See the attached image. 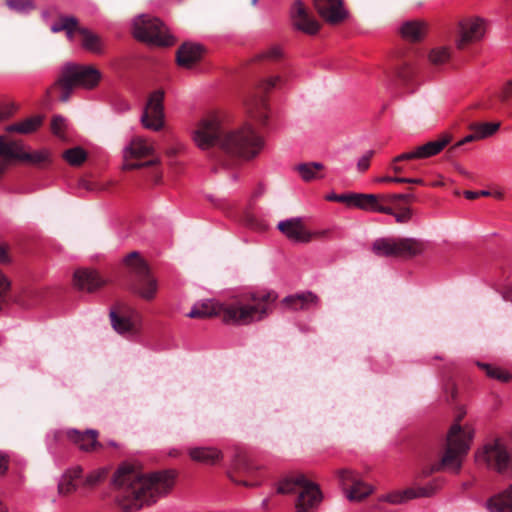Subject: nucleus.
I'll return each mask as SVG.
<instances>
[{
	"label": "nucleus",
	"mask_w": 512,
	"mask_h": 512,
	"mask_svg": "<svg viewBox=\"0 0 512 512\" xmlns=\"http://www.w3.org/2000/svg\"><path fill=\"white\" fill-rule=\"evenodd\" d=\"M193 140L202 150L214 148V157L227 165L255 158L264 146L263 138L251 125L227 130L216 118L202 119L193 131Z\"/></svg>",
	"instance_id": "f257e3e1"
},
{
	"label": "nucleus",
	"mask_w": 512,
	"mask_h": 512,
	"mask_svg": "<svg viewBox=\"0 0 512 512\" xmlns=\"http://www.w3.org/2000/svg\"><path fill=\"white\" fill-rule=\"evenodd\" d=\"M174 476L167 471L146 475L140 467L124 463L113 477L115 499L123 512H134L145 504L167 493L173 484Z\"/></svg>",
	"instance_id": "f03ea898"
},
{
	"label": "nucleus",
	"mask_w": 512,
	"mask_h": 512,
	"mask_svg": "<svg viewBox=\"0 0 512 512\" xmlns=\"http://www.w3.org/2000/svg\"><path fill=\"white\" fill-rule=\"evenodd\" d=\"M276 300L273 293L252 294L249 298L236 300L229 304L206 301L195 305L188 313L190 318H209L221 316L227 324L248 325L265 318L270 305Z\"/></svg>",
	"instance_id": "7ed1b4c3"
},
{
	"label": "nucleus",
	"mask_w": 512,
	"mask_h": 512,
	"mask_svg": "<svg viewBox=\"0 0 512 512\" xmlns=\"http://www.w3.org/2000/svg\"><path fill=\"white\" fill-rule=\"evenodd\" d=\"M465 412H460L456 416L455 423L451 426L444 451L438 462L425 466L421 475L428 477L434 472L449 471L458 473L462 467L463 459L468 454L472 442L474 431L470 426H461L460 421Z\"/></svg>",
	"instance_id": "20e7f679"
},
{
	"label": "nucleus",
	"mask_w": 512,
	"mask_h": 512,
	"mask_svg": "<svg viewBox=\"0 0 512 512\" xmlns=\"http://www.w3.org/2000/svg\"><path fill=\"white\" fill-rule=\"evenodd\" d=\"M101 79V71L93 65L67 63L61 68L57 80L47 91V94L49 95L53 90H57L59 100L65 103L70 99L76 87L92 90L99 85Z\"/></svg>",
	"instance_id": "39448f33"
},
{
	"label": "nucleus",
	"mask_w": 512,
	"mask_h": 512,
	"mask_svg": "<svg viewBox=\"0 0 512 512\" xmlns=\"http://www.w3.org/2000/svg\"><path fill=\"white\" fill-rule=\"evenodd\" d=\"M277 492L295 496L296 512H314L322 501L319 486L304 474H294L284 478L279 483Z\"/></svg>",
	"instance_id": "423d86ee"
},
{
	"label": "nucleus",
	"mask_w": 512,
	"mask_h": 512,
	"mask_svg": "<svg viewBox=\"0 0 512 512\" xmlns=\"http://www.w3.org/2000/svg\"><path fill=\"white\" fill-rule=\"evenodd\" d=\"M475 460L498 473L512 472V440L496 437L487 441L475 453Z\"/></svg>",
	"instance_id": "0eeeda50"
},
{
	"label": "nucleus",
	"mask_w": 512,
	"mask_h": 512,
	"mask_svg": "<svg viewBox=\"0 0 512 512\" xmlns=\"http://www.w3.org/2000/svg\"><path fill=\"white\" fill-rule=\"evenodd\" d=\"M424 242L415 238L385 237L376 239L372 252L378 257L413 258L424 251Z\"/></svg>",
	"instance_id": "6e6552de"
},
{
	"label": "nucleus",
	"mask_w": 512,
	"mask_h": 512,
	"mask_svg": "<svg viewBox=\"0 0 512 512\" xmlns=\"http://www.w3.org/2000/svg\"><path fill=\"white\" fill-rule=\"evenodd\" d=\"M130 269L131 289L146 300H151L157 292V281L150 274L147 263L137 252H131L125 258Z\"/></svg>",
	"instance_id": "1a4fd4ad"
},
{
	"label": "nucleus",
	"mask_w": 512,
	"mask_h": 512,
	"mask_svg": "<svg viewBox=\"0 0 512 512\" xmlns=\"http://www.w3.org/2000/svg\"><path fill=\"white\" fill-rule=\"evenodd\" d=\"M133 34L140 41L157 46H171L173 37L158 18L149 15L138 16L133 23Z\"/></svg>",
	"instance_id": "9d476101"
},
{
	"label": "nucleus",
	"mask_w": 512,
	"mask_h": 512,
	"mask_svg": "<svg viewBox=\"0 0 512 512\" xmlns=\"http://www.w3.org/2000/svg\"><path fill=\"white\" fill-rule=\"evenodd\" d=\"M283 83L284 79L279 75L264 79L246 100L247 113L260 125H265L268 120L269 107L265 94Z\"/></svg>",
	"instance_id": "9b49d317"
},
{
	"label": "nucleus",
	"mask_w": 512,
	"mask_h": 512,
	"mask_svg": "<svg viewBox=\"0 0 512 512\" xmlns=\"http://www.w3.org/2000/svg\"><path fill=\"white\" fill-rule=\"evenodd\" d=\"M452 139L453 137L451 134L443 133L436 139L419 145L408 152H404L393 158L391 169L395 174H400L403 172V167L398 163L415 159H426L438 155L446 146L452 142Z\"/></svg>",
	"instance_id": "f8f14e48"
},
{
	"label": "nucleus",
	"mask_w": 512,
	"mask_h": 512,
	"mask_svg": "<svg viewBox=\"0 0 512 512\" xmlns=\"http://www.w3.org/2000/svg\"><path fill=\"white\" fill-rule=\"evenodd\" d=\"M154 153V147L148 143L145 138L136 136L131 141L130 144L124 150V170H134L140 169L144 167H149L153 165H157L159 163V159L154 157L145 162H132L131 160H139L141 158L152 156Z\"/></svg>",
	"instance_id": "ddd939ff"
},
{
	"label": "nucleus",
	"mask_w": 512,
	"mask_h": 512,
	"mask_svg": "<svg viewBox=\"0 0 512 512\" xmlns=\"http://www.w3.org/2000/svg\"><path fill=\"white\" fill-rule=\"evenodd\" d=\"M113 329L121 335H135L139 331L140 314L126 304H118L110 312Z\"/></svg>",
	"instance_id": "4468645a"
},
{
	"label": "nucleus",
	"mask_w": 512,
	"mask_h": 512,
	"mask_svg": "<svg viewBox=\"0 0 512 512\" xmlns=\"http://www.w3.org/2000/svg\"><path fill=\"white\" fill-rule=\"evenodd\" d=\"M259 467L242 451H237L227 470L228 478L236 484L243 486H256L258 482L249 481L253 479Z\"/></svg>",
	"instance_id": "2eb2a0df"
},
{
	"label": "nucleus",
	"mask_w": 512,
	"mask_h": 512,
	"mask_svg": "<svg viewBox=\"0 0 512 512\" xmlns=\"http://www.w3.org/2000/svg\"><path fill=\"white\" fill-rule=\"evenodd\" d=\"M164 92L154 91L150 94L141 115V123L146 129L159 131L164 127Z\"/></svg>",
	"instance_id": "dca6fc26"
},
{
	"label": "nucleus",
	"mask_w": 512,
	"mask_h": 512,
	"mask_svg": "<svg viewBox=\"0 0 512 512\" xmlns=\"http://www.w3.org/2000/svg\"><path fill=\"white\" fill-rule=\"evenodd\" d=\"M293 27L303 33L314 35L320 30L319 22L301 0H295L290 10Z\"/></svg>",
	"instance_id": "f3484780"
},
{
	"label": "nucleus",
	"mask_w": 512,
	"mask_h": 512,
	"mask_svg": "<svg viewBox=\"0 0 512 512\" xmlns=\"http://www.w3.org/2000/svg\"><path fill=\"white\" fill-rule=\"evenodd\" d=\"M458 39L456 45L458 49H464L466 46L480 41L485 33L484 23L479 18H467L459 22Z\"/></svg>",
	"instance_id": "a211bd4d"
},
{
	"label": "nucleus",
	"mask_w": 512,
	"mask_h": 512,
	"mask_svg": "<svg viewBox=\"0 0 512 512\" xmlns=\"http://www.w3.org/2000/svg\"><path fill=\"white\" fill-rule=\"evenodd\" d=\"M312 4L319 16L331 25L343 22L348 16L343 0H312Z\"/></svg>",
	"instance_id": "6ab92c4d"
},
{
	"label": "nucleus",
	"mask_w": 512,
	"mask_h": 512,
	"mask_svg": "<svg viewBox=\"0 0 512 512\" xmlns=\"http://www.w3.org/2000/svg\"><path fill=\"white\" fill-rule=\"evenodd\" d=\"M66 437L83 452H94L104 447V444L98 441L99 432L94 429H68Z\"/></svg>",
	"instance_id": "aec40b11"
},
{
	"label": "nucleus",
	"mask_w": 512,
	"mask_h": 512,
	"mask_svg": "<svg viewBox=\"0 0 512 512\" xmlns=\"http://www.w3.org/2000/svg\"><path fill=\"white\" fill-rule=\"evenodd\" d=\"M339 478L344 486H350L348 498L352 501H361L368 497L373 488L369 484L360 480V478L351 470H340Z\"/></svg>",
	"instance_id": "412c9836"
},
{
	"label": "nucleus",
	"mask_w": 512,
	"mask_h": 512,
	"mask_svg": "<svg viewBox=\"0 0 512 512\" xmlns=\"http://www.w3.org/2000/svg\"><path fill=\"white\" fill-rule=\"evenodd\" d=\"M500 128V122L494 123H472L469 125V129L472 131L471 134L458 141L455 145L451 146L447 153L453 155L457 148L480 139L487 138L493 135Z\"/></svg>",
	"instance_id": "4be33fe9"
},
{
	"label": "nucleus",
	"mask_w": 512,
	"mask_h": 512,
	"mask_svg": "<svg viewBox=\"0 0 512 512\" xmlns=\"http://www.w3.org/2000/svg\"><path fill=\"white\" fill-rule=\"evenodd\" d=\"M277 228L287 238L296 242L308 243L313 234L304 226L301 218H291L278 223Z\"/></svg>",
	"instance_id": "5701e85b"
},
{
	"label": "nucleus",
	"mask_w": 512,
	"mask_h": 512,
	"mask_svg": "<svg viewBox=\"0 0 512 512\" xmlns=\"http://www.w3.org/2000/svg\"><path fill=\"white\" fill-rule=\"evenodd\" d=\"M437 486L434 484H428L424 487H419L417 489H406L404 491H394L383 495L380 498V501L388 502L390 504H402L406 501L418 497H430L436 491Z\"/></svg>",
	"instance_id": "b1692460"
},
{
	"label": "nucleus",
	"mask_w": 512,
	"mask_h": 512,
	"mask_svg": "<svg viewBox=\"0 0 512 512\" xmlns=\"http://www.w3.org/2000/svg\"><path fill=\"white\" fill-rule=\"evenodd\" d=\"M437 486L434 484H428L424 487H419L417 489H406L404 491H394L383 495L380 498V501L388 502L390 504H402L406 501L418 497H430L436 491Z\"/></svg>",
	"instance_id": "393cba45"
},
{
	"label": "nucleus",
	"mask_w": 512,
	"mask_h": 512,
	"mask_svg": "<svg viewBox=\"0 0 512 512\" xmlns=\"http://www.w3.org/2000/svg\"><path fill=\"white\" fill-rule=\"evenodd\" d=\"M385 197L387 194L354 193L352 206L372 212L390 213V208L384 206L383 203L386 202Z\"/></svg>",
	"instance_id": "a878e982"
},
{
	"label": "nucleus",
	"mask_w": 512,
	"mask_h": 512,
	"mask_svg": "<svg viewBox=\"0 0 512 512\" xmlns=\"http://www.w3.org/2000/svg\"><path fill=\"white\" fill-rule=\"evenodd\" d=\"M204 53V48L199 44L183 43L176 52V61L180 67L190 69L197 64Z\"/></svg>",
	"instance_id": "bb28decb"
},
{
	"label": "nucleus",
	"mask_w": 512,
	"mask_h": 512,
	"mask_svg": "<svg viewBox=\"0 0 512 512\" xmlns=\"http://www.w3.org/2000/svg\"><path fill=\"white\" fill-rule=\"evenodd\" d=\"M74 285L79 290L93 292L104 285L99 274L93 270L79 269L74 273Z\"/></svg>",
	"instance_id": "cd10ccee"
},
{
	"label": "nucleus",
	"mask_w": 512,
	"mask_h": 512,
	"mask_svg": "<svg viewBox=\"0 0 512 512\" xmlns=\"http://www.w3.org/2000/svg\"><path fill=\"white\" fill-rule=\"evenodd\" d=\"M188 454L193 461L207 465H215L223 459L222 451L215 447H193Z\"/></svg>",
	"instance_id": "c85d7f7f"
},
{
	"label": "nucleus",
	"mask_w": 512,
	"mask_h": 512,
	"mask_svg": "<svg viewBox=\"0 0 512 512\" xmlns=\"http://www.w3.org/2000/svg\"><path fill=\"white\" fill-rule=\"evenodd\" d=\"M83 468L75 466L67 469L58 483V493L62 496L75 492L78 488L77 480L82 478Z\"/></svg>",
	"instance_id": "c756f323"
},
{
	"label": "nucleus",
	"mask_w": 512,
	"mask_h": 512,
	"mask_svg": "<svg viewBox=\"0 0 512 512\" xmlns=\"http://www.w3.org/2000/svg\"><path fill=\"white\" fill-rule=\"evenodd\" d=\"M487 508L490 512H512V485L491 497L487 502Z\"/></svg>",
	"instance_id": "7c9ffc66"
},
{
	"label": "nucleus",
	"mask_w": 512,
	"mask_h": 512,
	"mask_svg": "<svg viewBox=\"0 0 512 512\" xmlns=\"http://www.w3.org/2000/svg\"><path fill=\"white\" fill-rule=\"evenodd\" d=\"M23 147L18 141H6L4 136H0V157H2V161L9 162L11 160H19L22 161L24 154Z\"/></svg>",
	"instance_id": "2f4dec72"
},
{
	"label": "nucleus",
	"mask_w": 512,
	"mask_h": 512,
	"mask_svg": "<svg viewBox=\"0 0 512 512\" xmlns=\"http://www.w3.org/2000/svg\"><path fill=\"white\" fill-rule=\"evenodd\" d=\"M81 46L93 54L100 55L104 52V43L99 35L87 28L79 30Z\"/></svg>",
	"instance_id": "473e14b6"
},
{
	"label": "nucleus",
	"mask_w": 512,
	"mask_h": 512,
	"mask_svg": "<svg viewBox=\"0 0 512 512\" xmlns=\"http://www.w3.org/2000/svg\"><path fill=\"white\" fill-rule=\"evenodd\" d=\"M41 116H32L22 121L7 125L5 131L8 133L31 134L42 125Z\"/></svg>",
	"instance_id": "72a5a7b5"
},
{
	"label": "nucleus",
	"mask_w": 512,
	"mask_h": 512,
	"mask_svg": "<svg viewBox=\"0 0 512 512\" xmlns=\"http://www.w3.org/2000/svg\"><path fill=\"white\" fill-rule=\"evenodd\" d=\"M384 206L390 208L391 212L387 213L388 215H392L397 223H407L412 218V209L410 206L404 204L400 199H397L394 203L392 202H383Z\"/></svg>",
	"instance_id": "f704fd0d"
},
{
	"label": "nucleus",
	"mask_w": 512,
	"mask_h": 512,
	"mask_svg": "<svg viewBox=\"0 0 512 512\" xmlns=\"http://www.w3.org/2000/svg\"><path fill=\"white\" fill-rule=\"evenodd\" d=\"M323 170L324 165L320 162L301 163L296 167V171L305 182L323 178L321 174Z\"/></svg>",
	"instance_id": "c9c22d12"
},
{
	"label": "nucleus",
	"mask_w": 512,
	"mask_h": 512,
	"mask_svg": "<svg viewBox=\"0 0 512 512\" xmlns=\"http://www.w3.org/2000/svg\"><path fill=\"white\" fill-rule=\"evenodd\" d=\"M401 35L411 42H418L424 37V25L416 21H408L401 27Z\"/></svg>",
	"instance_id": "e433bc0d"
},
{
	"label": "nucleus",
	"mask_w": 512,
	"mask_h": 512,
	"mask_svg": "<svg viewBox=\"0 0 512 512\" xmlns=\"http://www.w3.org/2000/svg\"><path fill=\"white\" fill-rule=\"evenodd\" d=\"M22 161L38 168H45L51 163V155L47 150L24 152Z\"/></svg>",
	"instance_id": "4c0bfd02"
},
{
	"label": "nucleus",
	"mask_w": 512,
	"mask_h": 512,
	"mask_svg": "<svg viewBox=\"0 0 512 512\" xmlns=\"http://www.w3.org/2000/svg\"><path fill=\"white\" fill-rule=\"evenodd\" d=\"M316 301L317 296L311 292L295 296H288L284 299V303L295 310L305 309L308 304L314 303Z\"/></svg>",
	"instance_id": "58836bf2"
},
{
	"label": "nucleus",
	"mask_w": 512,
	"mask_h": 512,
	"mask_svg": "<svg viewBox=\"0 0 512 512\" xmlns=\"http://www.w3.org/2000/svg\"><path fill=\"white\" fill-rule=\"evenodd\" d=\"M451 58V48L439 46L433 48L429 53V61L433 66L440 67L446 64Z\"/></svg>",
	"instance_id": "ea45409f"
},
{
	"label": "nucleus",
	"mask_w": 512,
	"mask_h": 512,
	"mask_svg": "<svg viewBox=\"0 0 512 512\" xmlns=\"http://www.w3.org/2000/svg\"><path fill=\"white\" fill-rule=\"evenodd\" d=\"M414 75L412 63L407 59H400L395 68L396 78L403 84H407Z\"/></svg>",
	"instance_id": "a19ab883"
},
{
	"label": "nucleus",
	"mask_w": 512,
	"mask_h": 512,
	"mask_svg": "<svg viewBox=\"0 0 512 512\" xmlns=\"http://www.w3.org/2000/svg\"><path fill=\"white\" fill-rule=\"evenodd\" d=\"M62 157L71 166H80L86 161L87 153L81 147H73V148L65 150L62 154Z\"/></svg>",
	"instance_id": "79ce46f5"
},
{
	"label": "nucleus",
	"mask_w": 512,
	"mask_h": 512,
	"mask_svg": "<svg viewBox=\"0 0 512 512\" xmlns=\"http://www.w3.org/2000/svg\"><path fill=\"white\" fill-rule=\"evenodd\" d=\"M478 366L486 372L488 377L497 379L501 382H508L512 378L509 372L500 368L492 367L489 364L478 363Z\"/></svg>",
	"instance_id": "37998d69"
},
{
	"label": "nucleus",
	"mask_w": 512,
	"mask_h": 512,
	"mask_svg": "<svg viewBox=\"0 0 512 512\" xmlns=\"http://www.w3.org/2000/svg\"><path fill=\"white\" fill-rule=\"evenodd\" d=\"M78 24V19L74 16L59 15L57 20L52 24L51 31L59 33L68 30L71 26Z\"/></svg>",
	"instance_id": "c03bdc74"
},
{
	"label": "nucleus",
	"mask_w": 512,
	"mask_h": 512,
	"mask_svg": "<svg viewBox=\"0 0 512 512\" xmlns=\"http://www.w3.org/2000/svg\"><path fill=\"white\" fill-rule=\"evenodd\" d=\"M9 9L23 13L35 9L34 0H5Z\"/></svg>",
	"instance_id": "a18cd8bd"
},
{
	"label": "nucleus",
	"mask_w": 512,
	"mask_h": 512,
	"mask_svg": "<svg viewBox=\"0 0 512 512\" xmlns=\"http://www.w3.org/2000/svg\"><path fill=\"white\" fill-rule=\"evenodd\" d=\"M107 472L105 469H98L88 474L83 480V486L92 488L99 484L106 476Z\"/></svg>",
	"instance_id": "49530a36"
},
{
	"label": "nucleus",
	"mask_w": 512,
	"mask_h": 512,
	"mask_svg": "<svg viewBox=\"0 0 512 512\" xmlns=\"http://www.w3.org/2000/svg\"><path fill=\"white\" fill-rule=\"evenodd\" d=\"M11 283L8 278L0 271V311L8 301V293Z\"/></svg>",
	"instance_id": "de8ad7c7"
},
{
	"label": "nucleus",
	"mask_w": 512,
	"mask_h": 512,
	"mask_svg": "<svg viewBox=\"0 0 512 512\" xmlns=\"http://www.w3.org/2000/svg\"><path fill=\"white\" fill-rule=\"evenodd\" d=\"M242 222L249 228L256 230H264L265 225L262 224L252 213L246 212L243 215Z\"/></svg>",
	"instance_id": "09e8293b"
},
{
	"label": "nucleus",
	"mask_w": 512,
	"mask_h": 512,
	"mask_svg": "<svg viewBox=\"0 0 512 512\" xmlns=\"http://www.w3.org/2000/svg\"><path fill=\"white\" fill-rule=\"evenodd\" d=\"M282 56H283L282 50L279 47L274 46V47H270L269 49L264 51L260 55V58L264 59V60L278 61L282 58Z\"/></svg>",
	"instance_id": "8fccbe9b"
},
{
	"label": "nucleus",
	"mask_w": 512,
	"mask_h": 512,
	"mask_svg": "<svg viewBox=\"0 0 512 512\" xmlns=\"http://www.w3.org/2000/svg\"><path fill=\"white\" fill-rule=\"evenodd\" d=\"M375 152L373 150L367 151L357 162V170L360 173H364L368 170L370 166V161L374 156Z\"/></svg>",
	"instance_id": "3c124183"
},
{
	"label": "nucleus",
	"mask_w": 512,
	"mask_h": 512,
	"mask_svg": "<svg viewBox=\"0 0 512 512\" xmlns=\"http://www.w3.org/2000/svg\"><path fill=\"white\" fill-rule=\"evenodd\" d=\"M353 194L354 193H344V194H331L327 196V200L340 202L347 204L348 206H352L353 204Z\"/></svg>",
	"instance_id": "603ef678"
},
{
	"label": "nucleus",
	"mask_w": 512,
	"mask_h": 512,
	"mask_svg": "<svg viewBox=\"0 0 512 512\" xmlns=\"http://www.w3.org/2000/svg\"><path fill=\"white\" fill-rule=\"evenodd\" d=\"M65 127V119L61 116H54L51 121V130L58 137L62 136Z\"/></svg>",
	"instance_id": "864d4df0"
},
{
	"label": "nucleus",
	"mask_w": 512,
	"mask_h": 512,
	"mask_svg": "<svg viewBox=\"0 0 512 512\" xmlns=\"http://www.w3.org/2000/svg\"><path fill=\"white\" fill-rule=\"evenodd\" d=\"M397 199H400L404 204L407 206L410 205V203L414 200V196L412 194H387V197H385L386 202H392L394 203Z\"/></svg>",
	"instance_id": "5fc2aeb1"
},
{
	"label": "nucleus",
	"mask_w": 512,
	"mask_h": 512,
	"mask_svg": "<svg viewBox=\"0 0 512 512\" xmlns=\"http://www.w3.org/2000/svg\"><path fill=\"white\" fill-rule=\"evenodd\" d=\"M15 110L16 107L12 103L0 106V112L4 120L10 118L14 114Z\"/></svg>",
	"instance_id": "6e6d98bb"
},
{
	"label": "nucleus",
	"mask_w": 512,
	"mask_h": 512,
	"mask_svg": "<svg viewBox=\"0 0 512 512\" xmlns=\"http://www.w3.org/2000/svg\"><path fill=\"white\" fill-rule=\"evenodd\" d=\"M80 187L87 191H96L101 189L96 183L90 182L88 180L82 179L79 183Z\"/></svg>",
	"instance_id": "4d7b16f0"
},
{
	"label": "nucleus",
	"mask_w": 512,
	"mask_h": 512,
	"mask_svg": "<svg viewBox=\"0 0 512 512\" xmlns=\"http://www.w3.org/2000/svg\"><path fill=\"white\" fill-rule=\"evenodd\" d=\"M511 96H512V86L509 85V81H508L502 90L500 99L503 102H507Z\"/></svg>",
	"instance_id": "13d9d810"
},
{
	"label": "nucleus",
	"mask_w": 512,
	"mask_h": 512,
	"mask_svg": "<svg viewBox=\"0 0 512 512\" xmlns=\"http://www.w3.org/2000/svg\"><path fill=\"white\" fill-rule=\"evenodd\" d=\"M8 456L0 452V475H4L8 470Z\"/></svg>",
	"instance_id": "bf43d9fd"
},
{
	"label": "nucleus",
	"mask_w": 512,
	"mask_h": 512,
	"mask_svg": "<svg viewBox=\"0 0 512 512\" xmlns=\"http://www.w3.org/2000/svg\"><path fill=\"white\" fill-rule=\"evenodd\" d=\"M500 294L505 301L512 303V286L511 285L504 286L502 288V290L500 291Z\"/></svg>",
	"instance_id": "052dcab7"
},
{
	"label": "nucleus",
	"mask_w": 512,
	"mask_h": 512,
	"mask_svg": "<svg viewBox=\"0 0 512 512\" xmlns=\"http://www.w3.org/2000/svg\"><path fill=\"white\" fill-rule=\"evenodd\" d=\"M9 262L8 248L5 245H0V264H8Z\"/></svg>",
	"instance_id": "680f3d73"
},
{
	"label": "nucleus",
	"mask_w": 512,
	"mask_h": 512,
	"mask_svg": "<svg viewBox=\"0 0 512 512\" xmlns=\"http://www.w3.org/2000/svg\"><path fill=\"white\" fill-rule=\"evenodd\" d=\"M80 29H83V27H81L79 25V23H78L76 25L71 26L68 30H65V33H66V36H67L68 40H70V41L73 40L74 34L75 33L79 34V30Z\"/></svg>",
	"instance_id": "e2e57ef3"
},
{
	"label": "nucleus",
	"mask_w": 512,
	"mask_h": 512,
	"mask_svg": "<svg viewBox=\"0 0 512 512\" xmlns=\"http://www.w3.org/2000/svg\"><path fill=\"white\" fill-rule=\"evenodd\" d=\"M397 183H408V184H418L423 185L424 181L421 178H405L401 177V179H396Z\"/></svg>",
	"instance_id": "0e129e2a"
},
{
	"label": "nucleus",
	"mask_w": 512,
	"mask_h": 512,
	"mask_svg": "<svg viewBox=\"0 0 512 512\" xmlns=\"http://www.w3.org/2000/svg\"><path fill=\"white\" fill-rule=\"evenodd\" d=\"M396 179H401V177H390V176H383L376 179L379 183H397Z\"/></svg>",
	"instance_id": "69168bd1"
},
{
	"label": "nucleus",
	"mask_w": 512,
	"mask_h": 512,
	"mask_svg": "<svg viewBox=\"0 0 512 512\" xmlns=\"http://www.w3.org/2000/svg\"><path fill=\"white\" fill-rule=\"evenodd\" d=\"M448 390L450 391L451 399L452 400L455 399L456 393H457L455 384L454 383H449L447 388H446L447 392H448Z\"/></svg>",
	"instance_id": "338daca9"
},
{
	"label": "nucleus",
	"mask_w": 512,
	"mask_h": 512,
	"mask_svg": "<svg viewBox=\"0 0 512 512\" xmlns=\"http://www.w3.org/2000/svg\"><path fill=\"white\" fill-rule=\"evenodd\" d=\"M464 196L469 200H474V199L478 198V193H477V191L467 190L464 192Z\"/></svg>",
	"instance_id": "774afa93"
}]
</instances>
